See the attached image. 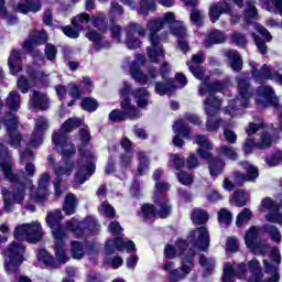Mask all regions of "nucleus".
<instances>
[{
	"mask_svg": "<svg viewBox=\"0 0 282 282\" xmlns=\"http://www.w3.org/2000/svg\"><path fill=\"white\" fill-rule=\"evenodd\" d=\"M208 246H210L208 229L199 227L189 232L187 241L178 240L175 248L167 245L164 252L166 259H175L178 254L182 261H187L191 251L195 254V250H206Z\"/></svg>",
	"mask_w": 282,
	"mask_h": 282,
	"instance_id": "nucleus-1",
	"label": "nucleus"
},
{
	"mask_svg": "<svg viewBox=\"0 0 282 282\" xmlns=\"http://www.w3.org/2000/svg\"><path fill=\"white\" fill-rule=\"evenodd\" d=\"M228 87V84L224 82L215 83L214 85L208 84V79L203 82L199 88V96H206L209 94V98L206 99L204 102L205 105V111L208 116L207 119V131H217L219 129V124H221V120L214 119V116H217V112L219 111V108L221 107V100L215 98L213 95L217 94V91H224Z\"/></svg>",
	"mask_w": 282,
	"mask_h": 282,
	"instance_id": "nucleus-2",
	"label": "nucleus"
},
{
	"mask_svg": "<svg viewBox=\"0 0 282 282\" xmlns=\"http://www.w3.org/2000/svg\"><path fill=\"white\" fill-rule=\"evenodd\" d=\"M4 176L9 182H15L12 193L8 188L3 187L1 193L3 195L4 208L10 213L12 210V204H23L25 199V184H30V181H26L25 177L17 176L12 174V162L10 160L0 164ZM25 182V184H23Z\"/></svg>",
	"mask_w": 282,
	"mask_h": 282,
	"instance_id": "nucleus-3",
	"label": "nucleus"
},
{
	"mask_svg": "<svg viewBox=\"0 0 282 282\" xmlns=\"http://www.w3.org/2000/svg\"><path fill=\"white\" fill-rule=\"evenodd\" d=\"M83 126V119L79 118H69L66 120L61 130L53 134V143L56 147L62 148V156L63 158H72L74 153H76V148L69 141H67V133L72 132L73 129H78V127Z\"/></svg>",
	"mask_w": 282,
	"mask_h": 282,
	"instance_id": "nucleus-4",
	"label": "nucleus"
},
{
	"mask_svg": "<svg viewBox=\"0 0 282 282\" xmlns=\"http://www.w3.org/2000/svg\"><path fill=\"white\" fill-rule=\"evenodd\" d=\"M129 91H131V86L124 83L123 88L121 89V107L123 110H112L109 113V120L111 122H122V120H127V118L130 120H138V118L142 116L135 106H131V99L127 97L129 96Z\"/></svg>",
	"mask_w": 282,
	"mask_h": 282,
	"instance_id": "nucleus-5",
	"label": "nucleus"
},
{
	"mask_svg": "<svg viewBox=\"0 0 282 282\" xmlns=\"http://www.w3.org/2000/svg\"><path fill=\"white\" fill-rule=\"evenodd\" d=\"M147 28L150 32L149 39L151 42V46L148 47V56L151 63H160L164 58V50L160 46L158 32L164 28V22H162V19L150 20Z\"/></svg>",
	"mask_w": 282,
	"mask_h": 282,
	"instance_id": "nucleus-6",
	"label": "nucleus"
},
{
	"mask_svg": "<svg viewBox=\"0 0 282 282\" xmlns=\"http://www.w3.org/2000/svg\"><path fill=\"white\" fill-rule=\"evenodd\" d=\"M237 83L239 96L225 108V113H229L231 118L237 116L238 109H246L250 105V98H252V87H250L248 79L238 78Z\"/></svg>",
	"mask_w": 282,
	"mask_h": 282,
	"instance_id": "nucleus-7",
	"label": "nucleus"
},
{
	"mask_svg": "<svg viewBox=\"0 0 282 282\" xmlns=\"http://www.w3.org/2000/svg\"><path fill=\"white\" fill-rule=\"evenodd\" d=\"M13 237L18 241L39 243V241L43 239V228H41V223L33 221L30 224L18 225L13 231Z\"/></svg>",
	"mask_w": 282,
	"mask_h": 282,
	"instance_id": "nucleus-8",
	"label": "nucleus"
},
{
	"mask_svg": "<svg viewBox=\"0 0 282 282\" xmlns=\"http://www.w3.org/2000/svg\"><path fill=\"white\" fill-rule=\"evenodd\" d=\"M25 246L12 242L4 251V268L7 272H17L24 261Z\"/></svg>",
	"mask_w": 282,
	"mask_h": 282,
	"instance_id": "nucleus-9",
	"label": "nucleus"
},
{
	"mask_svg": "<svg viewBox=\"0 0 282 282\" xmlns=\"http://www.w3.org/2000/svg\"><path fill=\"white\" fill-rule=\"evenodd\" d=\"M79 153L83 156L82 162L86 163L79 165L77 172L75 173V182L76 184H85V182L89 180L91 173L96 171V165L94 162L89 161L96 158V153L90 150L84 151L82 148H79Z\"/></svg>",
	"mask_w": 282,
	"mask_h": 282,
	"instance_id": "nucleus-10",
	"label": "nucleus"
},
{
	"mask_svg": "<svg viewBox=\"0 0 282 282\" xmlns=\"http://www.w3.org/2000/svg\"><path fill=\"white\" fill-rule=\"evenodd\" d=\"M155 202V208L151 204H145L141 207L144 219H153L155 215H159V217L162 218L169 217V215H171V205H169V200L166 198L162 197Z\"/></svg>",
	"mask_w": 282,
	"mask_h": 282,
	"instance_id": "nucleus-11",
	"label": "nucleus"
},
{
	"mask_svg": "<svg viewBox=\"0 0 282 282\" xmlns=\"http://www.w3.org/2000/svg\"><path fill=\"white\" fill-rule=\"evenodd\" d=\"M195 257V251H191L187 260L183 261V265L181 269L173 270V262H166L163 267L165 272H170V282H177L181 279H184L186 274H189L193 269V258Z\"/></svg>",
	"mask_w": 282,
	"mask_h": 282,
	"instance_id": "nucleus-12",
	"label": "nucleus"
},
{
	"mask_svg": "<svg viewBox=\"0 0 282 282\" xmlns=\"http://www.w3.org/2000/svg\"><path fill=\"white\" fill-rule=\"evenodd\" d=\"M259 228L251 227L245 235V243L254 254H265L270 247L265 242H258Z\"/></svg>",
	"mask_w": 282,
	"mask_h": 282,
	"instance_id": "nucleus-13",
	"label": "nucleus"
},
{
	"mask_svg": "<svg viewBox=\"0 0 282 282\" xmlns=\"http://www.w3.org/2000/svg\"><path fill=\"white\" fill-rule=\"evenodd\" d=\"M147 29L139 23H130L126 28V45L128 50H138L140 47L141 42L138 36H145Z\"/></svg>",
	"mask_w": 282,
	"mask_h": 282,
	"instance_id": "nucleus-14",
	"label": "nucleus"
},
{
	"mask_svg": "<svg viewBox=\"0 0 282 282\" xmlns=\"http://www.w3.org/2000/svg\"><path fill=\"white\" fill-rule=\"evenodd\" d=\"M143 64L144 57L142 55H138L137 61L131 64L130 74L135 83H140V85H149L155 80L158 73L155 70H151L149 75H142L139 65Z\"/></svg>",
	"mask_w": 282,
	"mask_h": 282,
	"instance_id": "nucleus-15",
	"label": "nucleus"
},
{
	"mask_svg": "<svg viewBox=\"0 0 282 282\" xmlns=\"http://www.w3.org/2000/svg\"><path fill=\"white\" fill-rule=\"evenodd\" d=\"M85 228H88V230H98V224L91 217L86 218L84 221H78L76 218L66 221V230H70L76 237H83Z\"/></svg>",
	"mask_w": 282,
	"mask_h": 282,
	"instance_id": "nucleus-16",
	"label": "nucleus"
},
{
	"mask_svg": "<svg viewBox=\"0 0 282 282\" xmlns=\"http://www.w3.org/2000/svg\"><path fill=\"white\" fill-rule=\"evenodd\" d=\"M4 124L8 129L10 144L13 149H19L21 145V134L17 131V126L19 124V117L14 113H8L4 118Z\"/></svg>",
	"mask_w": 282,
	"mask_h": 282,
	"instance_id": "nucleus-17",
	"label": "nucleus"
},
{
	"mask_svg": "<svg viewBox=\"0 0 282 282\" xmlns=\"http://www.w3.org/2000/svg\"><path fill=\"white\" fill-rule=\"evenodd\" d=\"M53 237L55 239V257L59 263H67L69 257L65 253V240L67 239V235L65 230L54 229Z\"/></svg>",
	"mask_w": 282,
	"mask_h": 282,
	"instance_id": "nucleus-18",
	"label": "nucleus"
},
{
	"mask_svg": "<svg viewBox=\"0 0 282 282\" xmlns=\"http://www.w3.org/2000/svg\"><path fill=\"white\" fill-rule=\"evenodd\" d=\"M256 102L258 107H270V105H279V99L274 94V89L270 86H260L258 89V95L256 97Z\"/></svg>",
	"mask_w": 282,
	"mask_h": 282,
	"instance_id": "nucleus-19",
	"label": "nucleus"
},
{
	"mask_svg": "<svg viewBox=\"0 0 282 282\" xmlns=\"http://www.w3.org/2000/svg\"><path fill=\"white\" fill-rule=\"evenodd\" d=\"M54 173L56 175V178L53 182L55 195L56 197H61V195H63V192L61 191V183L63 182V177H69V175L74 173V163L67 161L64 165L54 167Z\"/></svg>",
	"mask_w": 282,
	"mask_h": 282,
	"instance_id": "nucleus-20",
	"label": "nucleus"
},
{
	"mask_svg": "<svg viewBox=\"0 0 282 282\" xmlns=\"http://www.w3.org/2000/svg\"><path fill=\"white\" fill-rule=\"evenodd\" d=\"M240 165L243 170H246L247 175L241 174L240 172H234V180L236 186H241L243 182H253V180H257V177H259V169H257V166L248 162H241Z\"/></svg>",
	"mask_w": 282,
	"mask_h": 282,
	"instance_id": "nucleus-21",
	"label": "nucleus"
},
{
	"mask_svg": "<svg viewBox=\"0 0 282 282\" xmlns=\"http://www.w3.org/2000/svg\"><path fill=\"white\" fill-rule=\"evenodd\" d=\"M28 74L33 82H28V78H25V76H21L20 78H18L17 84L22 94H28V91H30V87H34V85H37V83H41V80L47 78V75L43 72H34L28 69Z\"/></svg>",
	"mask_w": 282,
	"mask_h": 282,
	"instance_id": "nucleus-22",
	"label": "nucleus"
},
{
	"mask_svg": "<svg viewBox=\"0 0 282 282\" xmlns=\"http://www.w3.org/2000/svg\"><path fill=\"white\" fill-rule=\"evenodd\" d=\"M50 129V122L45 117L35 118L34 130L31 138V144L33 147H39L41 142H43V135H45V131Z\"/></svg>",
	"mask_w": 282,
	"mask_h": 282,
	"instance_id": "nucleus-23",
	"label": "nucleus"
},
{
	"mask_svg": "<svg viewBox=\"0 0 282 282\" xmlns=\"http://www.w3.org/2000/svg\"><path fill=\"white\" fill-rule=\"evenodd\" d=\"M276 138H271L270 132H263L260 141L254 142L252 139H247L243 144V151L248 155L252 153L253 149H268L272 144V142H275Z\"/></svg>",
	"mask_w": 282,
	"mask_h": 282,
	"instance_id": "nucleus-24",
	"label": "nucleus"
},
{
	"mask_svg": "<svg viewBox=\"0 0 282 282\" xmlns=\"http://www.w3.org/2000/svg\"><path fill=\"white\" fill-rule=\"evenodd\" d=\"M197 154L199 155V158H203V160H206L209 163L210 175H219V173L224 171L226 163L221 160L213 158V154H210V152H208L207 150L199 148L197 149Z\"/></svg>",
	"mask_w": 282,
	"mask_h": 282,
	"instance_id": "nucleus-25",
	"label": "nucleus"
},
{
	"mask_svg": "<svg viewBox=\"0 0 282 282\" xmlns=\"http://www.w3.org/2000/svg\"><path fill=\"white\" fill-rule=\"evenodd\" d=\"M89 21V14L87 13H80L77 17H75V19L72 21V24L74 25V28L72 26H65L63 29V32L66 36H69V39H78L79 30H83V25H85V23H88Z\"/></svg>",
	"mask_w": 282,
	"mask_h": 282,
	"instance_id": "nucleus-26",
	"label": "nucleus"
},
{
	"mask_svg": "<svg viewBox=\"0 0 282 282\" xmlns=\"http://www.w3.org/2000/svg\"><path fill=\"white\" fill-rule=\"evenodd\" d=\"M261 210H271V214L267 215V220L273 224H282V215L279 214V205L272 200V198L267 197L262 199L260 205Z\"/></svg>",
	"mask_w": 282,
	"mask_h": 282,
	"instance_id": "nucleus-27",
	"label": "nucleus"
},
{
	"mask_svg": "<svg viewBox=\"0 0 282 282\" xmlns=\"http://www.w3.org/2000/svg\"><path fill=\"white\" fill-rule=\"evenodd\" d=\"M113 250H127V252H133L135 250V243L131 240L124 241L122 238H116L115 240H108L106 242L107 254H113Z\"/></svg>",
	"mask_w": 282,
	"mask_h": 282,
	"instance_id": "nucleus-28",
	"label": "nucleus"
},
{
	"mask_svg": "<svg viewBox=\"0 0 282 282\" xmlns=\"http://www.w3.org/2000/svg\"><path fill=\"white\" fill-rule=\"evenodd\" d=\"M221 14H232V7L225 2H218L209 8V19L212 23H217Z\"/></svg>",
	"mask_w": 282,
	"mask_h": 282,
	"instance_id": "nucleus-29",
	"label": "nucleus"
},
{
	"mask_svg": "<svg viewBox=\"0 0 282 282\" xmlns=\"http://www.w3.org/2000/svg\"><path fill=\"white\" fill-rule=\"evenodd\" d=\"M140 1H141V7L139 10L140 14H143L144 17H147L149 12H153V10H155L154 0H121V3H123V6H128L129 8H131V10H133L135 6L140 3Z\"/></svg>",
	"mask_w": 282,
	"mask_h": 282,
	"instance_id": "nucleus-30",
	"label": "nucleus"
},
{
	"mask_svg": "<svg viewBox=\"0 0 282 282\" xmlns=\"http://www.w3.org/2000/svg\"><path fill=\"white\" fill-rule=\"evenodd\" d=\"M173 131L176 134L173 139V144L178 148L184 147V140L180 139L177 135H182V138H188V133H191L188 126H186L184 120H178L174 123Z\"/></svg>",
	"mask_w": 282,
	"mask_h": 282,
	"instance_id": "nucleus-31",
	"label": "nucleus"
},
{
	"mask_svg": "<svg viewBox=\"0 0 282 282\" xmlns=\"http://www.w3.org/2000/svg\"><path fill=\"white\" fill-rule=\"evenodd\" d=\"M47 43V33L45 31H35L29 40L23 44V47L26 52H32L36 45H43Z\"/></svg>",
	"mask_w": 282,
	"mask_h": 282,
	"instance_id": "nucleus-32",
	"label": "nucleus"
},
{
	"mask_svg": "<svg viewBox=\"0 0 282 282\" xmlns=\"http://www.w3.org/2000/svg\"><path fill=\"white\" fill-rule=\"evenodd\" d=\"M30 102L34 109H50V99L43 93L34 91Z\"/></svg>",
	"mask_w": 282,
	"mask_h": 282,
	"instance_id": "nucleus-33",
	"label": "nucleus"
},
{
	"mask_svg": "<svg viewBox=\"0 0 282 282\" xmlns=\"http://www.w3.org/2000/svg\"><path fill=\"white\" fill-rule=\"evenodd\" d=\"M15 12L28 14V12H39L41 10V2H32L30 0H23L14 7Z\"/></svg>",
	"mask_w": 282,
	"mask_h": 282,
	"instance_id": "nucleus-34",
	"label": "nucleus"
},
{
	"mask_svg": "<svg viewBox=\"0 0 282 282\" xmlns=\"http://www.w3.org/2000/svg\"><path fill=\"white\" fill-rule=\"evenodd\" d=\"M225 56L228 58L229 65L234 72H241L243 68V61L237 51L229 50L225 53Z\"/></svg>",
	"mask_w": 282,
	"mask_h": 282,
	"instance_id": "nucleus-35",
	"label": "nucleus"
},
{
	"mask_svg": "<svg viewBox=\"0 0 282 282\" xmlns=\"http://www.w3.org/2000/svg\"><path fill=\"white\" fill-rule=\"evenodd\" d=\"M8 65L10 68V73L14 75L19 74L23 66L21 65V52L13 50L9 56Z\"/></svg>",
	"mask_w": 282,
	"mask_h": 282,
	"instance_id": "nucleus-36",
	"label": "nucleus"
},
{
	"mask_svg": "<svg viewBox=\"0 0 282 282\" xmlns=\"http://www.w3.org/2000/svg\"><path fill=\"white\" fill-rule=\"evenodd\" d=\"M132 96L137 102V107H140V109H144L147 105H149V98L151 97V93L147 90L145 88H137L132 90Z\"/></svg>",
	"mask_w": 282,
	"mask_h": 282,
	"instance_id": "nucleus-37",
	"label": "nucleus"
},
{
	"mask_svg": "<svg viewBox=\"0 0 282 282\" xmlns=\"http://www.w3.org/2000/svg\"><path fill=\"white\" fill-rule=\"evenodd\" d=\"M63 219V212L56 209L55 212H48L46 216V223L52 228V235H54V230H64L58 223Z\"/></svg>",
	"mask_w": 282,
	"mask_h": 282,
	"instance_id": "nucleus-38",
	"label": "nucleus"
},
{
	"mask_svg": "<svg viewBox=\"0 0 282 282\" xmlns=\"http://www.w3.org/2000/svg\"><path fill=\"white\" fill-rule=\"evenodd\" d=\"M226 41V34L219 30H215L209 33L208 37L204 41V46L208 50L213 45L224 43Z\"/></svg>",
	"mask_w": 282,
	"mask_h": 282,
	"instance_id": "nucleus-39",
	"label": "nucleus"
},
{
	"mask_svg": "<svg viewBox=\"0 0 282 282\" xmlns=\"http://www.w3.org/2000/svg\"><path fill=\"white\" fill-rule=\"evenodd\" d=\"M252 76L257 83H263V80H272L274 77L268 64H264L261 69H253Z\"/></svg>",
	"mask_w": 282,
	"mask_h": 282,
	"instance_id": "nucleus-40",
	"label": "nucleus"
},
{
	"mask_svg": "<svg viewBox=\"0 0 282 282\" xmlns=\"http://www.w3.org/2000/svg\"><path fill=\"white\" fill-rule=\"evenodd\" d=\"M50 184V174L44 173L39 180V194L34 197L35 202H43L47 197V185Z\"/></svg>",
	"mask_w": 282,
	"mask_h": 282,
	"instance_id": "nucleus-41",
	"label": "nucleus"
},
{
	"mask_svg": "<svg viewBox=\"0 0 282 282\" xmlns=\"http://www.w3.org/2000/svg\"><path fill=\"white\" fill-rule=\"evenodd\" d=\"M32 160H34V153L32 151L26 150L23 154H21V162H26L25 173L29 175V177H33L36 171L34 164L30 163Z\"/></svg>",
	"mask_w": 282,
	"mask_h": 282,
	"instance_id": "nucleus-42",
	"label": "nucleus"
},
{
	"mask_svg": "<svg viewBox=\"0 0 282 282\" xmlns=\"http://www.w3.org/2000/svg\"><path fill=\"white\" fill-rule=\"evenodd\" d=\"M7 107L10 111H19L21 107V95L17 91H11L7 98Z\"/></svg>",
	"mask_w": 282,
	"mask_h": 282,
	"instance_id": "nucleus-43",
	"label": "nucleus"
},
{
	"mask_svg": "<svg viewBox=\"0 0 282 282\" xmlns=\"http://www.w3.org/2000/svg\"><path fill=\"white\" fill-rule=\"evenodd\" d=\"M78 204V199L74 194H68L65 198L64 203V212L66 215H74L76 213V206Z\"/></svg>",
	"mask_w": 282,
	"mask_h": 282,
	"instance_id": "nucleus-44",
	"label": "nucleus"
},
{
	"mask_svg": "<svg viewBox=\"0 0 282 282\" xmlns=\"http://www.w3.org/2000/svg\"><path fill=\"white\" fill-rule=\"evenodd\" d=\"M219 155H223V158H227L228 160H237L239 158V154H237V150L230 145H221L217 149Z\"/></svg>",
	"mask_w": 282,
	"mask_h": 282,
	"instance_id": "nucleus-45",
	"label": "nucleus"
},
{
	"mask_svg": "<svg viewBox=\"0 0 282 282\" xmlns=\"http://www.w3.org/2000/svg\"><path fill=\"white\" fill-rule=\"evenodd\" d=\"M170 32L171 34H173V36H176L177 39H185L186 26H184V22L177 21L171 25Z\"/></svg>",
	"mask_w": 282,
	"mask_h": 282,
	"instance_id": "nucleus-46",
	"label": "nucleus"
},
{
	"mask_svg": "<svg viewBox=\"0 0 282 282\" xmlns=\"http://www.w3.org/2000/svg\"><path fill=\"white\" fill-rule=\"evenodd\" d=\"M192 221L193 224H206V221H208V213H206V210L204 209H194L192 212Z\"/></svg>",
	"mask_w": 282,
	"mask_h": 282,
	"instance_id": "nucleus-47",
	"label": "nucleus"
},
{
	"mask_svg": "<svg viewBox=\"0 0 282 282\" xmlns=\"http://www.w3.org/2000/svg\"><path fill=\"white\" fill-rule=\"evenodd\" d=\"M93 25H95L99 32H107V15L99 13L93 17Z\"/></svg>",
	"mask_w": 282,
	"mask_h": 282,
	"instance_id": "nucleus-48",
	"label": "nucleus"
},
{
	"mask_svg": "<svg viewBox=\"0 0 282 282\" xmlns=\"http://www.w3.org/2000/svg\"><path fill=\"white\" fill-rule=\"evenodd\" d=\"M70 246V254L73 259H83V256L85 254V247L83 243L73 241Z\"/></svg>",
	"mask_w": 282,
	"mask_h": 282,
	"instance_id": "nucleus-49",
	"label": "nucleus"
},
{
	"mask_svg": "<svg viewBox=\"0 0 282 282\" xmlns=\"http://www.w3.org/2000/svg\"><path fill=\"white\" fill-rule=\"evenodd\" d=\"M252 219V212L248 208L242 209V212L237 216L236 226L241 228L243 224H248Z\"/></svg>",
	"mask_w": 282,
	"mask_h": 282,
	"instance_id": "nucleus-50",
	"label": "nucleus"
},
{
	"mask_svg": "<svg viewBox=\"0 0 282 282\" xmlns=\"http://www.w3.org/2000/svg\"><path fill=\"white\" fill-rule=\"evenodd\" d=\"M37 259H39V261H42V263H45V265H52V268H56V260H54V257H52L45 250L39 251Z\"/></svg>",
	"mask_w": 282,
	"mask_h": 282,
	"instance_id": "nucleus-51",
	"label": "nucleus"
},
{
	"mask_svg": "<svg viewBox=\"0 0 282 282\" xmlns=\"http://www.w3.org/2000/svg\"><path fill=\"white\" fill-rule=\"evenodd\" d=\"M0 17L1 19H6L9 25H14V23H17V18L10 15L6 10V0H0Z\"/></svg>",
	"mask_w": 282,
	"mask_h": 282,
	"instance_id": "nucleus-52",
	"label": "nucleus"
},
{
	"mask_svg": "<svg viewBox=\"0 0 282 282\" xmlns=\"http://www.w3.org/2000/svg\"><path fill=\"white\" fill-rule=\"evenodd\" d=\"M175 86H173V79H170L167 82V85H164L162 83H156L155 84V91L160 96H164V94H169V91H173Z\"/></svg>",
	"mask_w": 282,
	"mask_h": 282,
	"instance_id": "nucleus-53",
	"label": "nucleus"
},
{
	"mask_svg": "<svg viewBox=\"0 0 282 282\" xmlns=\"http://www.w3.org/2000/svg\"><path fill=\"white\" fill-rule=\"evenodd\" d=\"M218 221L225 226H230V224H232V214L226 210V208L220 209L218 212Z\"/></svg>",
	"mask_w": 282,
	"mask_h": 282,
	"instance_id": "nucleus-54",
	"label": "nucleus"
},
{
	"mask_svg": "<svg viewBox=\"0 0 282 282\" xmlns=\"http://www.w3.org/2000/svg\"><path fill=\"white\" fill-rule=\"evenodd\" d=\"M82 109L85 111H96L98 109V101L91 97L85 98L82 102Z\"/></svg>",
	"mask_w": 282,
	"mask_h": 282,
	"instance_id": "nucleus-55",
	"label": "nucleus"
},
{
	"mask_svg": "<svg viewBox=\"0 0 282 282\" xmlns=\"http://www.w3.org/2000/svg\"><path fill=\"white\" fill-rule=\"evenodd\" d=\"M264 230L265 232H268V235H270L273 241H276V243H281V232H279L276 226L267 225L264 226Z\"/></svg>",
	"mask_w": 282,
	"mask_h": 282,
	"instance_id": "nucleus-56",
	"label": "nucleus"
},
{
	"mask_svg": "<svg viewBox=\"0 0 282 282\" xmlns=\"http://www.w3.org/2000/svg\"><path fill=\"white\" fill-rule=\"evenodd\" d=\"M264 129V131H268V129L265 128V123L263 122H249L248 127L246 128V133L247 135H254V133H257V131Z\"/></svg>",
	"mask_w": 282,
	"mask_h": 282,
	"instance_id": "nucleus-57",
	"label": "nucleus"
},
{
	"mask_svg": "<svg viewBox=\"0 0 282 282\" xmlns=\"http://www.w3.org/2000/svg\"><path fill=\"white\" fill-rule=\"evenodd\" d=\"M268 166H279L282 162V151L274 152L271 156L265 159Z\"/></svg>",
	"mask_w": 282,
	"mask_h": 282,
	"instance_id": "nucleus-58",
	"label": "nucleus"
},
{
	"mask_svg": "<svg viewBox=\"0 0 282 282\" xmlns=\"http://www.w3.org/2000/svg\"><path fill=\"white\" fill-rule=\"evenodd\" d=\"M177 180L183 186H191L194 182L193 175L188 174V172L181 171L177 174Z\"/></svg>",
	"mask_w": 282,
	"mask_h": 282,
	"instance_id": "nucleus-59",
	"label": "nucleus"
},
{
	"mask_svg": "<svg viewBox=\"0 0 282 282\" xmlns=\"http://www.w3.org/2000/svg\"><path fill=\"white\" fill-rule=\"evenodd\" d=\"M199 263L205 270H207V272L215 270V259L214 258H206L205 256H200Z\"/></svg>",
	"mask_w": 282,
	"mask_h": 282,
	"instance_id": "nucleus-60",
	"label": "nucleus"
},
{
	"mask_svg": "<svg viewBox=\"0 0 282 282\" xmlns=\"http://www.w3.org/2000/svg\"><path fill=\"white\" fill-rule=\"evenodd\" d=\"M138 158H139V161L141 162L138 167V173L139 175H144L145 171L149 169V159L142 152L139 153Z\"/></svg>",
	"mask_w": 282,
	"mask_h": 282,
	"instance_id": "nucleus-61",
	"label": "nucleus"
},
{
	"mask_svg": "<svg viewBox=\"0 0 282 282\" xmlns=\"http://www.w3.org/2000/svg\"><path fill=\"white\" fill-rule=\"evenodd\" d=\"M99 213H102V215H106V217H109L110 219L116 217V209H113V207L107 202L101 204L99 207Z\"/></svg>",
	"mask_w": 282,
	"mask_h": 282,
	"instance_id": "nucleus-62",
	"label": "nucleus"
},
{
	"mask_svg": "<svg viewBox=\"0 0 282 282\" xmlns=\"http://www.w3.org/2000/svg\"><path fill=\"white\" fill-rule=\"evenodd\" d=\"M246 193L243 191L235 192L232 204L241 208L246 204Z\"/></svg>",
	"mask_w": 282,
	"mask_h": 282,
	"instance_id": "nucleus-63",
	"label": "nucleus"
},
{
	"mask_svg": "<svg viewBox=\"0 0 282 282\" xmlns=\"http://www.w3.org/2000/svg\"><path fill=\"white\" fill-rule=\"evenodd\" d=\"M195 142L198 144V147H202V149H213V143L208 140L206 135H196Z\"/></svg>",
	"mask_w": 282,
	"mask_h": 282,
	"instance_id": "nucleus-64",
	"label": "nucleus"
}]
</instances>
